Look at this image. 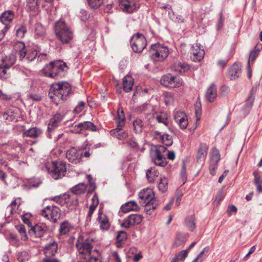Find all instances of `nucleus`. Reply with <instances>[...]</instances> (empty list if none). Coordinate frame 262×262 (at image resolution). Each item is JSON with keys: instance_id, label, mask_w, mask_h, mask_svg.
I'll return each mask as SVG.
<instances>
[{"instance_id": "obj_1", "label": "nucleus", "mask_w": 262, "mask_h": 262, "mask_svg": "<svg viewBox=\"0 0 262 262\" xmlns=\"http://www.w3.org/2000/svg\"><path fill=\"white\" fill-rule=\"evenodd\" d=\"M95 240L90 236H79L76 242L77 256L80 259H86L85 261L77 262H102L101 256L99 250L95 249Z\"/></svg>"}, {"instance_id": "obj_2", "label": "nucleus", "mask_w": 262, "mask_h": 262, "mask_svg": "<svg viewBox=\"0 0 262 262\" xmlns=\"http://www.w3.org/2000/svg\"><path fill=\"white\" fill-rule=\"evenodd\" d=\"M71 90V85L67 82L54 83L51 86L48 96L52 102L57 105L68 99Z\"/></svg>"}, {"instance_id": "obj_3", "label": "nucleus", "mask_w": 262, "mask_h": 262, "mask_svg": "<svg viewBox=\"0 0 262 262\" xmlns=\"http://www.w3.org/2000/svg\"><path fill=\"white\" fill-rule=\"evenodd\" d=\"M67 66L61 60L51 61L42 70L44 76L55 79L63 77L66 72Z\"/></svg>"}, {"instance_id": "obj_4", "label": "nucleus", "mask_w": 262, "mask_h": 262, "mask_svg": "<svg viewBox=\"0 0 262 262\" xmlns=\"http://www.w3.org/2000/svg\"><path fill=\"white\" fill-rule=\"evenodd\" d=\"M54 28L58 39L62 43H68L73 39V32L64 21L58 20L55 23Z\"/></svg>"}, {"instance_id": "obj_5", "label": "nucleus", "mask_w": 262, "mask_h": 262, "mask_svg": "<svg viewBox=\"0 0 262 262\" xmlns=\"http://www.w3.org/2000/svg\"><path fill=\"white\" fill-rule=\"evenodd\" d=\"M149 52L151 59L155 62L164 61L169 53L167 46L159 43L152 44L150 46Z\"/></svg>"}, {"instance_id": "obj_6", "label": "nucleus", "mask_w": 262, "mask_h": 262, "mask_svg": "<svg viewBox=\"0 0 262 262\" xmlns=\"http://www.w3.org/2000/svg\"><path fill=\"white\" fill-rule=\"evenodd\" d=\"M46 169L50 176L55 180L62 178L67 172L65 163L62 162L54 161Z\"/></svg>"}, {"instance_id": "obj_7", "label": "nucleus", "mask_w": 262, "mask_h": 262, "mask_svg": "<svg viewBox=\"0 0 262 262\" xmlns=\"http://www.w3.org/2000/svg\"><path fill=\"white\" fill-rule=\"evenodd\" d=\"M183 80L179 77L168 73L162 76L160 83L165 87L170 88H178L183 85Z\"/></svg>"}, {"instance_id": "obj_8", "label": "nucleus", "mask_w": 262, "mask_h": 262, "mask_svg": "<svg viewBox=\"0 0 262 262\" xmlns=\"http://www.w3.org/2000/svg\"><path fill=\"white\" fill-rule=\"evenodd\" d=\"M132 50L136 53L142 52L146 46V40L143 34L137 33L130 39Z\"/></svg>"}, {"instance_id": "obj_9", "label": "nucleus", "mask_w": 262, "mask_h": 262, "mask_svg": "<svg viewBox=\"0 0 262 262\" xmlns=\"http://www.w3.org/2000/svg\"><path fill=\"white\" fill-rule=\"evenodd\" d=\"M41 214L55 223L60 217L61 210L57 206H48L41 210Z\"/></svg>"}, {"instance_id": "obj_10", "label": "nucleus", "mask_w": 262, "mask_h": 262, "mask_svg": "<svg viewBox=\"0 0 262 262\" xmlns=\"http://www.w3.org/2000/svg\"><path fill=\"white\" fill-rule=\"evenodd\" d=\"M166 148L162 145L156 147L151 155V160L157 166L164 167L166 165V161L163 152L166 150Z\"/></svg>"}, {"instance_id": "obj_11", "label": "nucleus", "mask_w": 262, "mask_h": 262, "mask_svg": "<svg viewBox=\"0 0 262 262\" xmlns=\"http://www.w3.org/2000/svg\"><path fill=\"white\" fill-rule=\"evenodd\" d=\"M140 199V204L143 205L145 203L154 202L155 201H158L155 198V193L152 189L146 188L141 191L138 194Z\"/></svg>"}, {"instance_id": "obj_12", "label": "nucleus", "mask_w": 262, "mask_h": 262, "mask_svg": "<svg viewBox=\"0 0 262 262\" xmlns=\"http://www.w3.org/2000/svg\"><path fill=\"white\" fill-rule=\"evenodd\" d=\"M143 217L140 214H132L123 220L121 227L129 228L131 226L140 224Z\"/></svg>"}, {"instance_id": "obj_13", "label": "nucleus", "mask_w": 262, "mask_h": 262, "mask_svg": "<svg viewBox=\"0 0 262 262\" xmlns=\"http://www.w3.org/2000/svg\"><path fill=\"white\" fill-rule=\"evenodd\" d=\"M120 6L123 11L132 13L139 8L140 4L138 0H120Z\"/></svg>"}, {"instance_id": "obj_14", "label": "nucleus", "mask_w": 262, "mask_h": 262, "mask_svg": "<svg viewBox=\"0 0 262 262\" xmlns=\"http://www.w3.org/2000/svg\"><path fill=\"white\" fill-rule=\"evenodd\" d=\"M63 115L61 113H56L50 119L48 125V131L49 133L48 137L52 138L51 133L59 126L63 119Z\"/></svg>"}, {"instance_id": "obj_15", "label": "nucleus", "mask_w": 262, "mask_h": 262, "mask_svg": "<svg viewBox=\"0 0 262 262\" xmlns=\"http://www.w3.org/2000/svg\"><path fill=\"white\" fill-rule=\"evenodd\" d=\"M66 158L69 162L77 164L81 161V154L79 149H77L74 147H72L67 150Z\"/></svg>"}, {"instance_id": "obj_16", "label": "nucleus", "mask_w": 262, "mask_h": 262, "mask_svg": "<svg viewBox=\"0 0 262 262\" xmlns=\"http://www.w3.org/2000/svg\"><path fill=\"white\" fill-rule=\"evenodd\" d=\"M174 119L182 129L187 128L188 122L187 117L183 112H177L174 113Z\"/></svg>"}, {"instance_id": "obj_17", "label": "nucleus", "mask_w": 262, "mask_h": 262, "mask_svg": "<svg viewBox=\"0 0 262 262\" xmlns=\"http://www.w3.org/2000/svg\"><path fill=\"white\" fill-rule=\"evenodd\" d=\"M208 150V146L204 143L200 144L199 147L197 150L196 159L197 162L203 163L207 157Z\"/></svg>"}, {"instance_id": "obj_18", "label": "nucleus", "mask_w": 262, "mask_h": 262, "mask_svg": "<svg viewBox=\"0 0 262 262\" xmlns=\"http://www.w3.org/2000/svg\"><path fill=\"white\" fill-rule=\"evenodd\" d=\"M33 34L35 39L42 40L46 35V29L41 23H37L34 25Z\"/></svg>"}, {"instance_id": "obj_19", "label": "nucleus", "mask_w": 262, "mask_h": 262, "mask_svg": "<svg viewBox=\"0 0 262 262\" xmlns=\"http://www.w3.org/2000/svg\"><path fill=\"white\" fill-rule=\"evenodd\" d=\"M191 58L194 61H200L204 57L205 52L197 44L192 46L191 50Z\"/></svg>"}, {"instance_id": "obj_20", "label": "nucleus", "mask_w": 262, "mask_h": 262, "mask_svg": "<svg viewBox=\"0 0 262 262\" xmlns=\"http://www.w3.org/2000/svg\"><path fill=\"white\" fill-rule=\"evenodd\" d=\"M242 74L241 66L234 63L228 70L227 76L230 79L233 80L239 77Z\"/></svg>"}, {"instance_id": "obj_21", "label": "nucleus", "mask_w": 262, "mask_h": 262, "mask_svg": "<svg viewBox=\"0 0 262 262\" xmlns=\"http://www.w3.org/2000/svg\"><path fill=\"white\" fill-rule=\"evenodd\" d=\"M46 231L44 225L36 224L29 230V233L31 235H34L35 237L40 238L43 236Z\"/></svg>"}, {"instance_id": "obj_22", "label": "nucleus", "mask_w": 262, "mask_h": 262, "mask_svg": "<svg viewBox=\"0 0 262 262\" xmlns=\"http://www.w3.org/2000/svg\"><path fill=\"white\" fill-rule=\"evenodd\" d=\"M58 244L54 241L46 245L44 248V254L47 257L54 256L57 252Z\"/></svg>"}, {"instance_id": "obj_23", "label": "nucleus", "mask_w": 262, "mask_h": 262, "mask_svg": "<svg viewBox=\"0 0 262 262\" xmlns=\"http://www.w3.org/2000/svg\"><path fill=\"white\" fill-rule=\"evenodd\" d=\"M217 87L215 84L212 83L207 89L206 94V99L209 102H213L217 97Z\"/></svg>"}, {"instance_id": "obj_24", "label": "nucleus", "mask_w": 262, "mask_h": 262, "mask_svg": "<svg viewBox=\"0 0 262 262\" xmlns=\"http://www.w3.org/2000/svg\"><path fill=\"white\" fill-rule=\"evenodd\" d=\"M97 221L101 230H107L110 228V223L107 216L100 211L98 213Z\"/></svg>"}, {"instance_id": "obj_25", "label": "nucleus", "mask_w": 262, "mask_h": 262, "mask_svg": "<svg viewBox=\"0 0 262 262\" xmlns=\"http://www.w3.org/2000/svg\"><path fill=\"white\" fill-rule=\"evenodd\" d=\"M42 130L37 127H33L23 132V136L31 138H36L42 134Z\"/></svg>"}, {"instance_id": "obj_26", "label": "nucleus", "mask_w": 262, "mask_h": 262, "mask_svg": "<svg viewBox=\"0 0 262 262\" xmlns=\"http://www.w3.org/2000/svg\"><path fill=\"white\" fill-rule=\"evenodd\" d=\"M121 209L123 212L127 213L130 211H138L140 207L135 201H132L122 205Z\"/></svg>"}, {"instance_id": "obj_27", "label": "nucleus", "mask_w": 262, "mask_h": 262, "mask_svg": "<svg viewBox=\"0 0 262 262\" xmlns=\"http://www.w3.org/2000/svg\"><path fill=\"white\" fill-rule=\"evenodd\" d=\"M189 66L185 62H176L171 66V70L181 74L186 72L189 70Z\"/></svg>"}, {"instance_id": "obj_28", "label": "nucleus", "mask_w": 262, "mask_h": 262, "mask_svg": "<svg viewBox=\"0 0 262 262\" xmlns=\"http://www.w3.org/2000/svg\"><path fill=\"white\" fill-rule=\"evenodd\" d=\"M76 125L77 127L79 128L81 132L83 130H89L94 132L97 131L98 129L97 126L93 123L90 121H84Z\"/></svg>"}, {"instance_id": "obj_29", "label": "nucleus", "mask_w": 262, "mask_h": 262, "mask_svg": "<svg viewBox=\"0 0 262 262\" xmlns=\"http://www.w3.org/2000/svg\"><path fill=\"white\" fill-rule=\"evenodd\" d=\"M14 16V12L12 11L7 10L1 14L0 20L4 24H9L13 19Z\"/></svg>"}, {"instance_id": "obj_30", "label": "nucleus", "mask_w": 262, "mask_h": 262, "mask_svg": "<svg viewBox=\"0 0 262 262\" xmlns=\"http://www.w3.org/2000/svg\"><path fill=\"white\" fill-rule=\"evenodd\" d=\"M134 79L129 76H126L123 78V89L125 92H130L133 88Z\"/></svg>"}, {"instance_id": "obj_31", "label": "nucleus", "mask_w": 262, "mask_h": 262, "mask_svg": "<svg viewBox=\"0 0 262 262\" xmlns=\"http://www.w3.org/2000/svg\"><path fill=\"white\" fill-rule=\"evenodd\" d=\"M116 123L119 127H123L125 125V119L123 110L120 107L117 110V116L116 118Z\"/></svg>"}, {"instance_id": "obj_32", "label": "nucleus", "mask_w": 262, "mask_h": 262, "mask_svg": "<svg viewBox=\"0 0 262 262\" xmlns=\"http://www.w3.org/2000/svg\"><path fill=\"white\" fill-rule=\"evenodd\" d=\"M39 5V0H26V7L30 11L34 12L38 11Z\"/></svg>"}, {"instance_id": "obj_33", "label": "nucleus", "mask_w": 262, "mask_h": 262, "mask_svg": "<svg viewBox=\"0 0 262 262\" xmlns=\"http://www.w3.org/2000/svg\"><path fill=\"white\" fill-rule=\"evenodd\" d=\"M186 235L185 234L178 233L176 238L172 244V247L177 248L185 244L186 242Z\"/></svg>"}, {"instance_id": "obj_34", "label": "nucleus", "mask_w": 262, "mask_h": 262, "mask_svg": "<svg viewBox=\"0 0 262 262\" xmlns=\"http://www.w3.org/2000/svg\"><path fill=\"white\" fill-rule=\"evenodd\" d=\"M253 175L254 176V184L256 187V190L258 192L261 193L262 192V177L257 170L253 171Z\"/></svg>"}, {"instance_id": "obj_35", "label": "nucleus", "mask_w": 262, "mask_h": 262, "mask_svg": "<svg viewBox=\"0 0 262 262\" xmlns=\"http://www.w3.org/2000/svg\"><path fill=\"white\" fill-rule=\"evenodd\" d=\"M159 204V201H155L154 202L145 203L143 206H144V211L146 214L151 215L153 211L157 208Z\"/></svg>"}, {"instance_id": "obj_36", "label": "nucleus", "mask_w": 262, "mask_h": 262, "mask_svg": "<svg viewBox=\"0 0 262 262\" xmlns=\"http://www.w3.org/2000/svg\"><path fill=\"white\" fill-rule=\"evenodd\" d=\"M159 171L154 167L148 169L146 173V178L149 182H154L159 176Z\"/></svg>"}, {"instance_id": "obj_37", "label": "nucleus", "mask_w": 262, "mask_h": 262, "mask_svg": "<svg viewBox=\"0 0 262 262\" xmlns=\"http://www.w3.org/2000/svg\"><path fill=\"white\" fill-rule=\"evenodd\" d=\"M86 190V185L85 184L79 183L71 188V192L75 195L83 194Z\"/></svg>"}, {"instance_id": "obj_38", "label": "nucleus", "mask_w": 262, "mask_h": 262, "mask_svg": "<svg viewBox=\"0 0 262 262\" xmlns=\"http://www.w3.org/2000/svg\"><path fill=\"white\" fill-rule=\"evenodd\" d=\"M262 48L261 45H256L254 49L250 52L248 66L249 67L250 62H253L259 55V53Z\"/></svg>"}, {"instance_id": "obj_39", "label": "nucleus", "mask_w": 262, "mask_h": 262, "mask_svg": "<svg viewBox=\"0 0 262 262\" xmlns=\"http://www.w3.org/2000/svg\"><path fill=\"white\" fill-rule=\"evenodd\" d=\"M195 217L194 215L187 216L185 221V225L190 231H193L196 228L195 223Z\"/></svg>"}, {"instance_id": "obj_40", "label": "nucleus", "mask_w": 262, "mask_h": 262, "mask_svg": "<svg viewBox=\"0 0 262 262\" xmlns=\"http://www.w3.org/2000/svg\"><path fill=\"white\" fill-rule=\"evenodd\" d=\"M67 200H66V204L68 207H71V209L78 204V199L77 196L74 194H69V199Z\"/></svg>"}, {"instance_id": "obj_41", "label": "nucleus", "mask_w": 262, "mask_h": 262, "mask_svg": "<svg viewBox=\"0 0 262 262\" xmlns=\"http://www.w3.org/2000/svg\"><path fill=\"white\" fill-rule=\"evenodd\" d=\"M72 226L70 223L67 221L63 222L60 226L59 232L61 235H64L68 233L71 230Z\"/></svg>"}, {"instance_id": "obj_42", "label": "nucleus", "mask_w": 262, "mask_h": 262, "mask_svg": "<svg viewBox=\"0 0 262 262\" xmlns=\"http://www.w3.org/2000/svg\"><path fill=\"white\" fill-rule=\"evenodd\" d=\"M127 238V234L126 232L120 231L118 232L116 239V246L117 247H120L123 242L125 241Z\"/></svg>"}, {"instance_id": "obj_43", "label": "nucleus", "mask_w": 262, "mask_h": 262, "mask_svg": "<svg viewBox=\"0 0 262 262\" xmlns=\"http://www.w3.org/2000/svg\"><path fill=\"white\" fill-rule=\"evenodd\" d=\"M69 199V194L64 193L62 195H60L58 196H55L52 199L53 201L56 202L58 204L62 206L64 204H66V200Z\"/></svg>"}, {"instance_id": "obj_44", "label": "nucleus", "mask_w": 262, "mask_h": 262, "mask_svg": "<svg viewBox=\"0 0 262 262\" xmlns=\"http://www.w3.org/2000/svg\"><path fill=\"white\" fill-rule=\"evenodd\" d=\"M86 177L89 182L88 193H92L96 188L95 180L91 174L87 175Z\"/></svg>"}, {"instance_id": "obj_45", "label": "nucleus", "mask_w": 262, "mask_h": 262, "mask_svg": "<svg viewBox=\"0 0 262 262\" xmlns=\"http://www.w3.org/2000/svg\"><path fill=\"white\" fill-rule=\"evenodd\" d=\"M158 187L161 192L164 193L168 189V181L165 178H161L160 182L158 183Z\"/></svg>"}, {"instance_id": "obj_46", "label": "nucleus", "mask_w": 262, "mask_h": 262, "mask_svg": "<svg viewBox=\"0 0 262 262\" xmlns=\"http://www.w3.org/2000/svg\"><path fill=\"white\" fill-rule=\"evenodd\" d=\"M27 32V27L24 25H20L16 27V35L19 38H23Z\"/></svg>"}, {"instance_id": "obj_47", "label": "nucleus", "mask_w": 262, "mask_h": 262, "mask_svg": "<svg viewBox=\"0 0 262 262\" xmlns=\"http://www.w3.org/2000/svg\"><path fill=\"white\" fill-rule=\"evenodd\" d=\"M255 93V90H254V88H252V89L251 90L248 98H247L246 100V102L245 104V107H251L253 104V102L254 101L255 97L254 95Z\"/></svg>"}, {"instance_id": "obj_48", "label": "nucleus", "mask_w": 262, "mask_h": 262, "mask_svg": "<svg viewBox=\"0 0 262 262\" xmlns=\"http://www.w3.org/2000/svg\"><path fill=\"white\" fill-rule=\"evenodd\" d=\"M134 130L136 133H141L143 130V123L140 119H135L133 121Z\"/></svg>"}, {"instance_id": "obj_49", "label": "nucleus", "mask_w": 262, "mask_h": 262, "mask_svg": "<svg viewBox=\"0 0 262 262\" xmlns=\"http://www.w3.org/2000/svg\"><path fill=\"white\" fill-rule=\"evenodd\" d=\"M187 256V251H181L172 259L170 262H180Z\"/></svg>"}, {"instance_id": "obj_50", "label": "nucleus", "mask_w": 262, "mask_h": 262, "mask_svg": "<svg viewBox=\"0 0 262 262\" xmlns=\"http://www.w3.org/2000/svg\"><path fill=\"white\" fill-rule=\"evenodd\" d=\"M221 159V155L219 150L216 147H213L210 152V160L219 161Z\"/></svg>"}, {"instance_id": "obj_51", "label": "nucleus", "mask_w": 262, "mask_h": 262, "mask_svg": "<svg viewBox=\"0 0 262 262\" xmlns=\"http://www.w3.org/2000/svg\"><path fill=\"white\" fill-rule=\"evenodd\" d=\"M161 139L163 144L167 146L171 145L173 143L172 137L168 134H163L161 136Z\"/></svg>"}, {"instance_id": "obj_52", "label": "nucleus", "mask_w": 262, "mask_h": 262, "mask_svg": "<svg viewBox=\"0 0 262 262\" xmlns=\"http://www.w3.org/2000/svg\"><path fill=\"white\" fill-rule=\"evenodd\" d=\"M123 127H119L117 125V138L121 140H124L128 137V133L122 129Z\"/></svg>"}, {"instance_id": "obj_53", "label": "nucleus", "mask_w": 262, "mask_h": 262, "mask_svg": "<svg viewBox=\"0 0 262 262\" xmlns=\"http://www.w3.org/2000/svg\"><path fill=\"white\" fill-rule=\"evenodd\" d=\"M89 6L93 9H97L103 4V0H88Z\"/></svg>"}, {"instance_id": "obj_54", "label": "nucleus", "mask_w": 262, "mask_h": 262, "mask_svg": "<svg viewBox=\"0 0 262 262\" xmlns=\"http://www.w3.org/2000/svg\"><path fill=\"white\" fill-rule=\"evenodd\" d=\"M219 161L210 160L209 169L212 176L215 174V170L217 168Z\"/></svg>"}, {"instance_id": "obj_55", "label": "nucleus", "mask_w": 262, "mask_h": 262, "mask_svg": "<svg viewBox=\"0 0 262 262\" xmlns=\"http://www.w3.org/2000/svg\"><path fill=\"white\" fill-rule=\"evenodd\" d=\"M17 228L21 236V239L25 241H27L28 239V236L27 235L25 226L21 225L18 226Z\"/></svg>"}, {"instance_id": "obj_56", "label": "nucleus", "mask_w": 262, "mask_h": 262, "mask_svg": "<svg viewBox=\"0 0 262 262\" xmlns=\"http://www.w3.org/2000/svg\"><path fill=\"white\" fill-rule=\"evenodd\" d=\"M181 177L183 182V184H184L187 181V174H186V166L184 162H183L182 169L180 172Z\"/></svg>"}, {"instance_id": "obj_57", "label": "nucleus", "mask_w": 262, "mask_h": 262, "mask_svg": "<svg viewBox=\"0 0 262 262\" xmlns=\"http://www.w3.org/2000/svg\"><path fill=\"white\" fill-rule=\"evenodd\" d=\"M37 55V51L36 50L34 49L29 51L28 53H27V57L26 59L29 62L32 61Z\"/></svg>"}, {"instance_id": "obj_58", "label": "nucleus", "mask_w": 262, "mask_h": 262, "mask_svg": "<svg viewBox=\"0 0 262 262\" xmlns=\"http://www.w3.org/2000/svg\"><path fill=\"white\" fill-rule=\"evenodd\" d=\"M80 152L81 154V158L82 157L85 158H89L91 154L93 153V151L91 150L89 148H87L86 147H84L83 148H81L79 149Z\"/></svg>"}, {"instance_id": "obj_59", "label": "nucleus", "mask_w": 262, "mask_h": 262, "mask_svg": "<svg viewBox=\"0 0 262 262\" xmlns=\"http://www.w3.org/2000/svg\"><path fill=\"white\" fill-rule=\"evenodd\" d=\"M25 44L23 41H17L13 45V50L16 52H18L25 48Z\"/></svg>"}, {"instance_id": "obj_60", "label": "nucleus", "mask_w": 262, "mask_h": 262, "mask_svg": "<svg viewBox=\"0 0 262 262\" xmlns=\"http://www.w3.org/2000/svg\"><path fill=\"white\" fill-rule=\"evenodd\" d=\"M156 120L159 123H162L166 126L168 125V121L167 118L164 115H157L156 117Z\"/></svg>"}, {"instance_id": "obj_61", "label": "nucleus", "mask_w": 262, "mask_h": 262, "mask_svg": "<svg viewBox=\"0 0 262 262\" xmlns=\"http://www.w3.org/2000/svg\"><path fill=\"white\" fill-rule=\"evenodd\" d=\"M32 214L30 213H26L21 216L23 222L29 227L31 225V223L30 222V218Z\"/></svg>"}, {"instance_id": "obj_62", "label": "nucleus", "mask_w": 262, "mask_h": 262, "mask_svg": "<svg viewBox=\"0 0 262 262\" xmlns=\"http://www.w3.org/2000/svg\"><path fill=\"white\" fill-rule=\"evenodd\" d=\"M233 54V53L231 54L227 59L220 60L218 61L217 65L222 68H224L225 67H226L228 62L229 61L231 57L232 56Z\"/></svg>"}, {"instance_id": "obj_63", "label": "nucleus", "mask_w": 262, "mask_h": 262, "mask_svg": "<svg viewBox=\"0 0 262 262\" xmlns=\"http://www.w3.org/2000/svg\"><path fill=\"white\" fill-rule=\"evenodd\" d=\"M85 103L83 101H80L74 110V112L76 113H79L84 108Z\"/></svg>"}, {"instance_id": "obj_64", "label": "nucleus", "mask_w": 262, "mask_h": 262, "mask_svg": "<svg viewBox=\"0 0 262 262\" xmlns=\"http://www.w3.org/2000/svg\"><path fill=\"white\" fill-rule=\"evenodd\" d=\"M28 97L30 99L35 101H40L42 99L41 95L35 93H30Z\"/></svg>"}]
</instances>
